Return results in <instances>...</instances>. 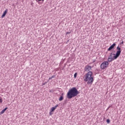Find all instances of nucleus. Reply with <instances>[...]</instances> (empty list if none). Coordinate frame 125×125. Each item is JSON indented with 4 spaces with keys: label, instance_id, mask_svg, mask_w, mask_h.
<instances>
[{
    "label": "nucleus",
    "instance_id": "obj_13",
    "mask_svg": "<svg viewBox=\"0 0 125 125\" xmlns=\"http://www.w3.org/2000/svg\"><path fill=\"white\" fill-rule=\"evenodd\" d=\"M78 75V73H75L74 75V78L76 79L77 78V75Z\"/></svg>",
    "mask_w": 125,
    "mask_h": 125
},
{
    "label": "nucleus",
    "instance_id": "obj_9",
    "mask_svg": "<svg viewBox=\"0 0 125 125\" xmlns=\"http://www.w3.org/2000/svg\"><path fill=\"white\" fill-rule=\"evenodd\" d=\"M112 49H114L113 47L111 45L109 48L108 49H107V50L108 51H111V50H112Z\"/></svg>",
    "mask_w": 125,
    "mask_h": 125
},
{
    "label": "nucleus",
    "instance_id": "obj_10",
    "mask_svg": "<svg viewBox=\"0 0 125 125\" xmlns=\"http://www.w3.org/2000/svg\"><path fill=\"white\" fill-rule=\"evenodd\" d=\"M111 46L113 47V49H114L115 46H116V43H114L112 45H111Z\"/></svg>",
    "mask_w": 125,
    "mask_h": 125
},
{
    "label": "nucleus",
    "instance_id": "obj_22",
    "mask_svg": "<svg viewBox=\"0 0 125 125\" xmlns=\"http://www.w3.org/2000/svg\"><path fill=\"white\" fill-rule=\"evenodd\" d=\"M55 77V76L53 75L51 78H52V79H53Z\"/></svg>",
    "mask_w": 125,
    "mask_h": 125
},
{
    "label": "nucleus",
    "instance_id": "obj_14",
    "mask_svg": "<svg viewBox=\"0 0 125 125\" xmlns=\"http://www.w3.org/2000/svg\"><path fill=\"white\" fill-rule=\"evenodd\" d=\"M110 119H108L106 120V123L107 124H110Z\"/></svg>",
    "mask_w": 125,
    "mask_h": 125
},
{
    "label": "nucleus",
    "instance_id": "obj_5",
    "mask_svg": "<svg viewBox=\"0 0 125 125\" xmlns=\"http://www.w3.org/2000/svg\"><path fill=\"white\" fill-rule=\"evenodd\" d=\"M91 70V66L90 65H86L85 67V71L86 72H88V71H90Z\"/></svg>",
    "mask_w": 125,
    "mask_h": 125
},
{
    "label": "nucleus",
    "instance_id": "obj_19",
    "mask_svg": "<svg viewBox=\"0 0 125 125\" xmlns=\"http://www.w3.org/2000/svg\"><path fill=\"white\" fill-rule=\"evenodd\" d=\"M70 32H67L66 33V35H70Z\"/></svg>",
    "mask_w": 125,
    "mask_h": 125
},
{
    "label": "nucleus",
    "instance_id": "obj_3",
    "mask_svg": "<svg viewBox=\"0 0 125 125\" xmlns=\"http://www.w3.org/2000/svg\"><path fill=\"white\" fill-rule=\"evenodd\" d=\"M116 49L118 50L117 51L115 55L112 58L109 57L107 59L108 62H112V61H113V60H115V59H117L118 57H120V55H121L122 51L121 50V47H120V46H117Z\"/></svg>",
    "mask_w": 125,
    "mask_h": 125
},
{
    "label": "nucleus",
    "instance_id": "obj_11",
    "mask_svg": "<svg viewBox=\"0 0 125 125\" xmlns=\"http://www.w3.org/2000/svg\"><path fill=\"white\" fill-rule=\"evenodd\" d=\"M54 111H55V108L53 107L51 109V112H54Z\"/></svg>",
    "mask_w": 125,
    "mask_h": 125
},
{
    "label": "nucleus",
    "instance_id": "obj_15",
    "mask_svg": "<svg viewBox=\"0 0 125 125\" xmlns=\"http://www.w3.org/2000/svg\"><path fill=\"white\" fill-rule=\"evenodd\" d=\"M52 112L51 111V110H50V112H49V116H51V115H52Z\"/></svg>",
    "mask_w": 125,
    "mask_h": 125
},
{
    "label": "nucleus",
    "instance_id": "obj_6",
    "mask_svg": "<svg viewBox=\"0 0 125 125\" xmlns=\"http://www.w3.org/2000/svg\"><path fill=\"white\" fill-rule=\"evenodd\" d=\"M8 10L6 9L5 11L3 12L2 16H1V18H3L5 15H6V13H7Z\"/></svg>",
    "mask_w": 125,
    "mask_h": 125
},
{
    "label": "nucleus",
    "instance_id": "obj_20",
    "mask_svg": "<svg viewBox=\"0 0 125 125\" xmlns=\"http://www.w3.org/2000/svg\"><path fill=\"white\" fill-rule=\"evenodd\" d=\"M124 41H122V42H121V43H120V44L121 45V44H124Z\"/></svg>",
    "mask_w": 125,
    "mask_h": 125
},
{
    "label": "nucleus",
    "instance_id": "obj_16",
    "mask_svg": "<svg viewBox=\"0 0 125 125\" xmlns=\"http://www.w3.org/2000/svg\"><path fill=\"white\" fill-rule=\"evenodd\" d=\"M58 104H57L56 106H55L54 107H53L54 108H55V109H56V108H57V107H58Z\"/></svg>",
    "mask_w": 125,
    "mask_h": 125
},
{
    "label": "nucleus",
    "instance_id": "obj_17",
    "mask_svg": "<svg viewBox=\"0 0 125 125\" xmlns=\"http://www.w3.org/2000/svg\"><path fill=\"white\" fill-rule=\"evenodd\" d=\"M44 1V0H37V1Z\"/></svg>",
    "mask_w": 125,
    "mask_h": 125
},
{
    "label": "nucleus",
    "instance_id": "obj_7",
    "mask_svg": "<svg viewBox=\"0 0 125 125\" xmlns=\"http://www.w3.org/2000/svg\"><path fill=\"white\" fill-rule=\"evenodd\" d=\"M63 95H64V93H62L59 99V101H62L63 99H64V97H63Z\"/></svg>",
    "mask_w": 125,
    "mask_h": 125
},
{
    "label": "nucleus",
    "instance_id": "obj_12",
    "mask_svg": "<svg viewBox=\"0 0 125 125\" xmlns=\"http://www.w3.org/2000/svg\"><path fill=\"white\" fill-rule=\"evenodd\" d=\"M112 55H114L115 56L116 55L115 54H113V52H112L111 53H110V56H109V57H112Z\"/></svg>",
    "mask_w": 125,
    "mask_h": 125
},
{
    "label": "nucleus",
    "instance_id": "obj_24",
    "mask_svg": "<svg viewBox=\"0 0 125 125\" xmlns=\"http://www.w3.org/2000/svg\"><path fill=\"white\" fill-rule=\"evenodd\" d=\"M70 42V40H67V41L66 42V43H68V42Z\"/></svg>",
    "mask_w": 125,
    "mask_h": 125
},
{
    "label": "nucleus",
    "instance_id": "obj_23",
    "mask_svg": "<svg viewBox=\"0 0 125 125\" xmlns=\"http://www.w3.org/2000/svg\"><path fill=\"white\" fill-rule=\"evenodd\" d=\"M50 80H52V78L51 77L49 78L48 81H50Z\"/></svg>",
    "mask_w": 125,
    "mask_h": 125
},
{
    "label": "nucleus",
    "instance_id": "obj_18",
    "mask_svg": "<svg viewBox=\"0 0 125 125\" xmlns=\"http://www.w3.org/2000/svg\"><path fill=\"white\" fill-rule=\"evenodd\" d=\"M0 103H2V99H0Z\"/></svg>",
    "mask_w": 125,
    "mask_h": 125
},
{
    "label": "nucleus",
    "instance_id": "obj_21",
    "mask_svg": "<svg viewBox=\"0 0 125 125\" xmlns=\"http://www.w3.org/2000/svg\"><path fill=\"white\" fill-rule=\"evenodd\" d=\"M46 84V82H45V83H42V85H45Z\"/></svg>",
    "mask_w": 125,
    "mask_h": 125
},
{
    "label": "nucleus",
    "instance_id": "obj_8",
    "mask_svg": "<svg viewBox=\"0 0 125 125\" xmlns=\"http://www.w3.org/2000/svg\"><path fill=\"white\" fill-rule=\"evenodd\" d=\"M8 109V107H5L4 109H3L1 112H0V115H2L5 112L6 110H7Z\"/></svg>",
    "mask_w": 125,
    "mask_h": 125
},
{
    "label": "nucleus",
    "instance_id": "obj_2",
    "mask_svg": "<svg viewBox=\"0 0 125 125\" xmlns=\"http://www.w3.org/2000/svg\"><path fill=\"white\" fill-rule=\"evenodd\" d=\"M84 82H87V84H92L93 83V81L94 79L92 77V72L89 71L83 77Z\"/></svg>",
    "mask_w": 125,
    "mask_h": 125
},
{
    "label": "nucleus",
    "instance_id": "obj_1",
    "mask_svg": "<svg viewBox=\"0 0 125 125\" xmlns=\"http://www.w3.org/2000/svg\"><path fill=\"white\" fill-rule=\"evenodd\" d=\"M80 93L78 89L75 87H73L69 90L66 96L68 99H72L74 97H76Z\"/></svg>",
    "mask_w": 125,
    "mask_h": 125
},
{
    "label": "nucleus",
    "instance_id": "obj_4",
    "mask_svg": "<svg viewBox=\"0 0 125 125\" xmlns=\"http://www.w3.org/2000/svg\"><path fill=\"white\" fill-rule=\"evenodd\" d=\"M108 66H109V62L108 61H104L101 63V68L102 70H105L106 68H108Z\"/></svg>",
    "mask_w": 125,
    "mask_h": 125
}]
</instances>
